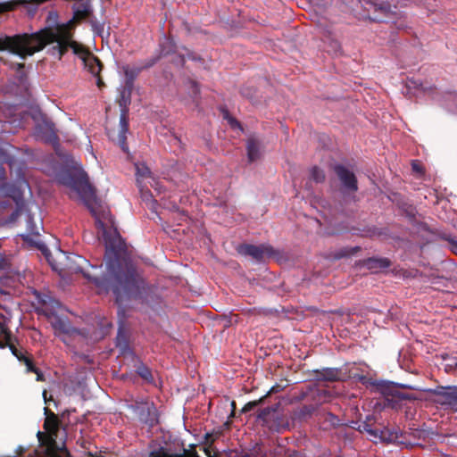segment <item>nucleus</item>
Wrapping results in <instances>:
<instances>
[{"label":"nucleus","mask_w":457,"mask_h":457,"mask_svg":"<svg viewBox=\"0 0 457 457\" xmlns=\"http://www.w3.org/2000/svg\"><path fill=\"white\" fill-rule=\"evenodd\" d=\"M67 187L71 198L81 200L95 217L98 234L101 235L106 248L105 269L103 278H91L97 287L110 288L117 297L137 293L144 284L142 277L136 270L132 262L126 256L121 247V238L108 208L104 207L96 197L95 191L88 183L85 173L76 178L61 180Z\"/></svg>","instance_id":"obj_1"},{"label":"nucleus","mask_w":457,"mask_h":457,"mask_svg":"<svg viewBox=\"0 0 457 457\" xmlns=\"http://www.w3.org/2000/svg\"><path fill=\"white\" fill-rule=\"evenodd\" d=\"M372 262L378 263L381 268H387L390 264L389 261L386 259L373 260Z\"/></svg>","instance_id":"obj_19"},{"label":"nucleus","mask_w":457,"mask_h":457,"mask_svg":"<svg viewBox=\"0 0 457 457\" xmlns=\"http://www.w3.org/2000/svg\"><path fill=\"white\" fill-rule=\"evenodd\" d=\"M129 130V122L127 118V112L122 111L120 117V131L117 137V143L122 148L123 151L128 150V146L126 144L127 133Z\"/></svg>","instance_id":"obj_7"},{"label":"nucleus","mask_w":457,"mask_h":457,"mask_svg":"<svg viewBox=\"0 0 457 457\" xmlns=\"http://www.w3.org/2000/svg\"><path fill=\"white\" fill-rule=\"evenodd\" d=\"M54 327L55 329H58V330L65 332V333H67L69 331V324L67 323V321L61 320V319L57 320L54 323Z\"/></svg>","instance_id":"obj_15"},{"label":"nucleus","mask_w":457,"mask_h":457,"mask_svg":"<svg viewBox=\"0 0 457 457\" xmlns=\"http://www.w3.org/2000/svg\"><path fill=\"white\" fill-rule=\"evenodd\" d=\"M46 418L45 420L44 428L45 429L53 436L56 435L58 430V420L57 417L53 413H48V410L45 408Z\"/></svg>","instance_id":"obj_9"},{"label":"nucleus","mask_w":457,"mask_h":457,"mask_svg":"<svg viewBox=\"0 0 457 457\" xmlns=\"http://www.w3.org/2000/svg\"><path fill=\"white\" fill-rule=\"evenodd\" d=\"M238 252L244 255H249L255 260H262L264 256H269L272 253V248L270 245H243L238 248Z\"/></svg>","instance_id":"obj_3"},{"label":"nucleus","mask_w":457,"mask_h":457,"mask_svg":"<svg viewBox=\"0 0 457 457\" xmlns=\"http://www.w3.org/2000/svg\"><path fill=\"white\" fill-rule=\"evenodd\" d=\"M335 170L337 172V175L338 176L340 181L342 182L343 186L351 191H356L357 190V181L355 179L354 174L345 168L344 166H337L335 168Z\"/></svg>","instance_id":"obj_5"},{"label":"nucleus","mask_w":457,"mask_h":457,"mask_svg":"<svg viewBox=\"0 0 457 457\" xmlns=\"http://www.w3.org/2000/svg\"><path fill=\"white\" fill-rule=\"evenodd\" d=\"M258 420L271 430H280L279 415L274 409L267 408L261 411Z\"/></svg>","instance_id":"obj_4"},{"label":"nucleus","mask_w":457,"mask_h":457,"mask_svg":"<svg viewBox=\"0 0 457 457\" xmlns=\"http://www.w3.org/2000/svg\"><path fill=\"white\" fill-rule=\"evenodd\" d=\"M12 8V4L11 3H0V13L9 11Z\"/></svg>","instance_id":"obj_20"},{"label":"nucleus","mask_w":457,"mask_h":457,"mask_svg":"<svg viewBox=\"0 0 457 457\" xmlns=\"http://www.w3.org/2000/svg\"><path fill=\"white\" fill-rule=\"evenodd\" d=\"M247 156L250 162L256 161L260 157V148L258 142L250 138L247 142Z\"/></svg>","instance_id":"obj_12"},{"label":"nucleus","mask_w":457,"mask_h":457,"mask_svg":"<svg viewBox=\"0 0 457 457\" xmlns=\"http://www.w3.org/2000/svg\"><path fill=\"white\" fill-rule=\"evenodd\" d=\"M43 396H44L45 401L46 402V391L43 392Z\"/></svg>","instance_id":"obj_25"},{"label":"nucleus","mask_w":457,"mask_h":457,"mask_svg":"<svg viewBox=\"0 0 457 457\" xmlns=\"http://www.w3.org/2000/svg\"><path fill=\"white\" fill-rule=\"evenodd\" d=\"M11 350H12V353H13V355H15L20 361H21V360L24 361V363L27 367L28 371L35 372L37 374V380H38V381L43 380L42 374L38 371V370L37 368H35L33 366L32 361L29 358L20 355L18 353L17 349L14 346H11Z\"/></svg>","instance_id":"obj_11"},{"label":"nucleus","mask_w":457,"mask_h":457,"mask_svg":"<svg viewBox=\"0 0 457 457\" xmlns=\"http://www.w3.org/2000/svg\"><path fill=\"white\" fill-rule=\"evenodd\" d=\"M440 395L444 398L443 403L448 404L454 411H457V386L443 388Z\"/></svg>","instance_id":"obj_8"},{"label":"nucleus","mask_w":457,"mask_h":457,"mask_svg":"<svg viewBox=\"0 0 457 457\" xmlns=\"http://www.w3.org/2000/svg\"><path fill=\"white\" fill-rule=\"evenodd\" d=\"M189 84H190L191 91H192V94H193V97L195 99V96L199 93V87H198V86H197V84L195 82L191 81Z\"/></svg>","instance_id":"obj_18"},{"label":"nucleus","mask_w":457,"mask_h":457,"mask_svg":"<svg viewBox=\"0 0 457 457\" xmlns=\"http://www.w3.org/2000/svg\"><path fill=\"white\" fill-rule=\"evenodd\" d=\"M312 179L317 181V182H320V181H322L324 179V173L321 170H320L319 168L317 167H314L312 170Z\"/></svg>","instance_id":"obj_16"},{"label":"nucleus","mask_w":457,"mask_h":457,"mask_svg":"<svg viewBox=\"0 0 457 457\" xmlns=\"http://www.w3.org/2000/svg\"><path fill=\"white\" fill-rule=\"evenodd\" d=\"M123 70H124V72L126 73V75L129 74V67H123Z\"/></svg>","instance_id":"obj_23"},{"label":"nucleus","mask_w":457,"mask_h":457,"mask_svg":"<svg viewBox=\"0 0 457 457\" xmlns=\"http://www.w3.org/2000/svg\"><path fill=\"white\" fill-rule=\"evenodd\" d=\"M412 168H413V170H416V171H420V168L418 167V164L413 163V164H412Z\"/></svg>","instance_id":"obj_22"},{"label":"nucleus","mask_w":457,"mask_h":457,"mask_svg":"<svg viewBox=\"0 0 457 457\" xmlns=\"http://www.w3.org/2000/svg\"><path fill=\"white\" fill-rule=\"evenodd\" d=\"M228 120L232 127H240L239 123L234 118L228 117Z\"/></svg>","instance_id":"obj_21"},{"label":"nucleus","mask_w":457,"mask_h":457,"mask_svg":"<svg viewBox=\"0 0 457 457\" xmlns=\"http://www.w3.org/2000/svg\"><path fill=\"white\" fill-rule=\"evenodd\" d=\"M37 136L46 141H54L56 137L54 124L46 118H43L42 123L37 125Z\"/></svg>","instance_id":"obj_6"},{"label":"nucleus","mask_w":457,"mask_h":457,"mask_svg":"<svg viewBox=\"0 0 457 457\" xmlns=\"http://www.w3.org/2000/svg\"><path fill=\"white\" fill-rule=\"evenodd\" d=\"M339 377L338 370L336 369H325L321 373V378L325 380H337Z\"/></svg>","instance_id":"obj_14"},{"label":"nucleus","mask_w":457,"mask_h":457,"mask_svg":"<svg viewBox=\"0 0 457 457\" xmlns=\"http://www.w3.org/2000/svg\"><path fill=\"white\" fill-rule=\"evenodd\" d=\"M0 347L1 348L4 347V344H0Z\"/></svg>","instance_id":"obj_26"},{"label":"nucleus","mask_w":457,"mask_h":457,"mask_svg":"<svg viewBox=\"0 0 457 457\" xmlns=\"http://www.w3.org/2000/svg\"><path fill=\"white\" fill-rule=\"evenodd\" d=\"M150 170L145 163H136V175L137 180L150 177Z\"/></svg>","instance_id":"obj_13"},{"label":"nucleus","mask_w":457,"mask_h":457,"mask_svg":"<svg viewBox=\"0 0 457 457\" xmlns=\"http://www.w3.org/2000/svg\"><path fill=\"white\" fill-rule=\"evenodd\" d=\"M74 18L77 20L86 18L90 12V4L87 1L77 3L73 6Z\"/></svg>","instance_id":"obj_10"},{"label":"nucleus","mask_w":457,"mask_h":457,"mask_svg":"<svg viewBox=\"0 0 457 457\" xmlns=\"http://www.w3.org/2000/svg\"><path fill=\"white\" fill-rule=\"evenodd\" d=\"M102 85V80L100 79H97V86L98 87H101Z\"/></svg>","instance_id":"obj_24"},{"label":"nucleus","mask_w":457,"mask_h":457,"mask_svg":"<svg viewBox=\"0 0 457 457\" xmlns=\"http://www.w3.org/2000/svg\"><path fill=\"white\" fill-rule=\"evenodd\" d=\"M38 247L45 253L49 263L51 264L52 268L58 271H69V272H84V268L86 265H87V261L83 258L80 255L75 254V253H70L67 254L66 253L62 251H59L57 253V262H54L51 261L48 253H46V250L45 249L43 245H39Z\"/></svg>","instance_id":"obj_2"},{"label":"nucleus","mask_w":457,"mask_h":457,"mask_svg":"<svg viewBox=\"0 0 457 457\" xmlns=\"http://www.w3.org/2000/svg\"><path fill=\"white\" fill-rule=\"evenodd\" d=\"M138 374L147 381H152V375L148 368L142 366L138 368Z\"/></svg>","instance_id":"obj_17"}]
</instances>
